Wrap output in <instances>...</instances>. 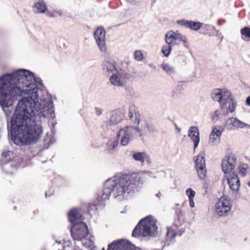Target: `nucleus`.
<instances>
[{"label":"nucleus","mask_w":250,"mask_h":250,"mask_svg":"<svg viewBox=\"0 0 250 250\" xmlns=\"http://www.w3.org/2000/svg\"><path fill=\"white\" fill-rule=\"evenodd\" d=\"M43 89L42 80L25 69L0 77V106L2 109L12 105L16 96L28 95L19 101L10 121L11 139L17 146L36 143L42 133L41 119L55 118L51 97L39 99V92Z\"/></svg>","instance_id":"f257e3e1"},{"label":"nucleus","mask_w":250,"mask_h":250,"mask_svg":"<svg viewBox=\"0 0 250 250\" xmlns=\"http://www.w3.org/2000/svg\"><path fill=\"white\" fill-rule=\"evenodd\" d=\"M142 184L140 174L136 173L109 178L104 183L102 193L97 196L98 203L89 204L88 210L89 211L96 210L101 206H104L103 202L111 195L118 201L125 199L139 191Z\"/></svg>","instance_id":"f03ea898"},{"label":"nucleus","mask_w":250,"mask_h":250,"mask_svg":"<svg viewBox=\"0 0 250 250\" xmlns=\"http://www.w3.org/2000/svg\"><path fill=\"white\" fill-rule=\"evenodd\" d=\"M157 230L155 219L149 215L139 221L134 229L132 232V236L135 237L140 236L144 237L154 236L157 233Z\"/></svg>","instance_id":"7ed1b4c3"},{"label":"nucleus","mask_w":250,"mask_h":250,"mask_svg":"<svg viewBox=\"0 0 250 250\" xmlns=\"http://www.w3.org/2000/svg\"><path fill=\"white\" fill-rule=\"evenodd\" d=\"M70 232L74 241H81L83 246L87 248L93 245V241L90 238H87L89 235V230L86 224L83 222L73 225Z\"/></svg>","instance_id":"20e7f679"},{"label":"nucleus","mask_w":250,"mask_h":250,"mask_svg":"<svg viewBox=\"0 0 250 250\" xmlns=\"http://www.w3.org/2000/svg\"><path fill=\"white\" fill-rule=\"evenodd\" d=\"M138 133L139 137L144 135L143 129L138 126H125L121 128L117 134V137H121L120 143L122 146H126L134 138L136 133Z\"/></svg>","instance_id":"39448f33"},{"label":"nucleus","mask_w":250,"mask_h":250,"mask_svg":"<svg viewBox=\"0 0 250 250\" xmlns=\"http://www.w3.org/2000/svg\"><path fill=\"white\" fill-rule=\"evenodd\" d=\"M21 160L18 157H14V153L7 151L1 154L0 166L2 170L7 174H12V169H16L20 166Z\"/></svg>","instance_id":"423d86ee"},{"label":"nucleus","mask_w":250,"mask_h":250,"mask_svg":"<svg viewBox=\"0 0 250 250\" xmlns=\"http://www.w3.org/2000/svg\"><path fill=\"white\" fill-rule=\"evenodd\" d=\"M185 232V227L179 220H175L172 225L167 227V231L163 247L173 244L177 236H181Z\"/></svg>","instance_id":"0eeeda50"},{"label":"nucleus","mask_w":250,"mask_h":250,"mask_svg":"<svg viewBox=\"0 0 250 250\" xmlns=\"http://www.w3.org/2000/svg\"><path fill=\"white\" fill-rule=\"evenodd\" d=\"M232 207L230 199L227 196H223L216 203L214 211L219 217L227 216Z\"/></svg>","instance_id":"6e6552de"},{"label":"nucleus","mask_w":250,"mask_h":250,"mask_svg":"<svg viewBox=\"0 0 250 250\" xmlns=\"http://www.w3.org/2000/svg\"><path fill=\"white\" fill-rule=\"evenodd\" d=\"M107 250H141L130 241L125 239H119L113 241L108 246Z\"/></svg>","instance_id":"1a4fd4ad"},{"label":"nucleus","mask_w":250,"mask_h":250,"mask_svg":"<svg viewBox=\"0 0 250 250\" xmlns=\"http://www.w3.org/2000/svg\"><path fill=\"white\" fill-rule=\"evenodd\" d=\"M124 115L119 109H115L110 112L109 119H106L102 124V127L107 129L109 126L116 125L120 123L123 119Z\"/></svg>","instance_id":"9d476101"},{"label":"nucleus","mask_w":250,"mask_h":250,"mask_svg":"<svg viewBox=\"0 0 250 250\" xmlns=\"http://www.w3.org/2000/svg\"><path fill=\"white\" fill-rule=\"evenodd\" d=\"M195 168L199 178L204 179L207 174L204 152H200L195 161Z\"/></svg>","instance_id":"9b49d317"},{"label":"nucleus","mask_w":250,"mask_h":250,"mask_svg":"<svg viewBox=\"0 0 250 250\" xmlns=\"http://www.w3.org/2000/svg\"><path fill=\"white\" fill-rule=\"evenodd\" d=\"M237 158L233 154L226 156L222 161V168L225 173L230 172L235 167Z\"/></svg>","instance_id":"f8f14e48"},{"label":"nucleus","mask_w":250,"mask_h":250,"mask_svg":"<svg viewBox=\"0 0 250 250\" xmlns=\"http://www.w3.org/2000/svg\"><path fill=\"white\" fill-rule=\"evenodd\" d=\"M96 43L99 49L102 52H105L106 47L105 46V31L103 27L97 28L94 33Z\"/></svg>","instance_id":"ddd939ff"},{"label":"nucleus","mask_w":250,"mask_h":250,"mask_svg":"<svg viewBox=\"0 0 250 250\" xmlns=\"http://www.w3.org/2000/svg\"><path fill=\"white\" fill-rule=\"evenodd\" d=\"M225 127L228 130H234L245 127L250 128V125L246 124L235 117H230L226 121Z\"/></svg>","instance_id":"4468645a"},{"label":"nucleus","mask_w":250,"mask_h":250,"mask_svg":"<svg viewBox=\"0 0 250 250\" xmlns=\"http://www.w3.org/2000/svg\"><path fill=\"white\" fill-rule=\"evenodd\" d=\"M68 218L72 226L80 222H83V220L82 215L79 212V209L77 208H74L69 210L68 212Z\"/></svg>","instance_id":"2eb2a0df"},{"label":"nucleus","mask_w":250,"mask_h":250,"mask_svg":"<svg viewBox=\"0 0 250 250\" xmlns=\"http://www.w3.org/2000/svg\"><path fill=\"white\" fill-rule=\"evenodd\" d=\"M227 181L231 190L235 191L238 190L240 186V180L236 173L233 172L230 174L228 177Z\"/></svg>","instance_id":"dca6fc26"},{"label":"nucleus","mask_w":250,"mask_h":250,"mask_svg":"<svg viewBox=\"0 0 250 250\" xmlns=\"http://www.w3.org/2000/svg\"><path fill=\"white\" fill-rule=\"evenodd\" d=\"M102 69L105 74L109 75L117 72L116 63L114 61H104L102 64Z\"/></svg>","instance_id":"f3484780"},{"label":"nucleus","mask_w":250,"mask_h":250,"mask_svg":"<svg viewBox=\"0 0 250 250\" xmlns=\"http://www.w3.org/2000/svg\"><path fill=\"white\" fill-rule=\"evenodd\" d=\"M188 136L193 142L194 148H196L200 142L199 131L198 128L195 126H191L188 129Z\"/></svg>","instance_id":"a211bd4d"},{"label":"nucleus","mask_w":250,"mask_h":250,"mask_svg":"<svg viewBox=\"0 0 250 250\" xmlns=\"http://www.w3.org/2000/svg\"><path fill=\"white\" fill-rule=\"evenodd\" d=\"M128 116L130 120L134 124L139 125L140 123V115L139 111L134 105L130 106Z\"/></svg>","instance_id":"6ab92c4d"},{"label":"nucleus","mask_w":250,"mask_h":250,"mask_svg":"<svg viewBox=\"0 0 250 250\" xmlns=\"http://www.w3.org/2000/svg\"><path fill=\"white\" fill-rule=\"evenodd\" d=\"M34 4L32 6L33 11L36 13H44L47 10V7L43 0H34Z\"/></svg>","instance_id":"aec40b11"},{"label":"nucleus","mask_w":250,"mask_h":250,"mask_svg":"<svg viewBox=\"0 0 250 250\" xmlns=\"http://www.w3.org/2000/svg\"><path fill=\"white\" fill-rule=\"evenodd\" d=\"M222 133V131L220 129H218L217 127L213 128L212 132L209 135V143L212 145L218 144L220 142Z\"/></svg>","instance_id":"412c9836"},{"label":"nucleus","mask_w":250,"mask_h":250,"mask_svg":"<svg viewBox=\"0 0 250 250\" xmlns=\"http://www.w3.org/2000/svg\"><path fill=\"white\" fill-rule=\"evenodd\" d=\"M181 38V35L177 34L173 31H169L165 35V42L167 43H169L172 45L174 42L179 41Z\"/></svg>","instance_id":"4be33fe9"},{"label":"nucleus","mask_w":250,"mask_h":250,"mask_svg":"<svg viewBox=\"0 0 250 250\" xmlns=\"http://www.w3.org/2000/svg\"><path fill=\"white\" fill-rule=\"evenodd\" d=\"M132 158L134 160L142 163H144L145 161L148 163L150 162L149 156L145 152H135L132 154Z\"/></svg>","instance_id":"5701e85b"},{"label":"nucleus","mask_w":250,"mask_h":250,"mask_svg":"<svg viewBox=\"0 0 250 250\" xmlns=\"http://www.w3.org/2000/svg\"><path fill=\"white\" fill-rule=\"evenodd\" d=\"M110 82L111 83L116 86L123 87L125 86V82L123 80H121L120 76L118 75L117 73L116 72L113 74L110 77Z\"/></svg>","instance_id":"b1692460"},{"label":"nucleus","mask_w":250,"mask_h":250,"mask_svg":"<svg viewBox=\"0 0 250 250\" xmlns=\"http://www.w3.org/2000/svg\"><path fill=\"white\" fill-rule=\"evenodd\" d=\"M223 89H214L211 92V96L212 99L215 102H218L220 104L221 108H222V93Z\"/></svg>","instance_id":"393cba45"},{"label":"nucleus","mask_w":250,"mask_h":250,"mask_svg":"<svg viewBox=\"0 0 250 250\" xmlns=\"http://www.w3.org/2000/svg\"><path fill=\"white\" fill-rule=\"evenodd\" d=\"M202 30H203V34L208 35L210 37L215 35V28L212 25L208 24H203Z\"/></svg>","instance_id":"a878e982"},{"label":"nucleus","mask_w":250,"mask_h":250,"mask_svg":"<svg viewBox=\"0 0 250 250\" xmlns=\"http://www.w3.org/2000/svg\"><path fill=\"white\" fill-rule=\"evenodd\" d=\"M230 99H233L231 92L229 90L224 89L222 93V108L224 104L229 102Z\"/></svg>","instance_id":"bb28decb"},{"label":"nucleus","mask_w":250,"mask_h":250,"mask_svg":"<svg viewBox=\"0 0 250 250\" xmlns=\"http://www.w3.org/2000/svg\"><path fill=\"white\" fill-rule=\"evenodd\" d=\"M186 193L188 197L190 207H194V198L195 196V192L191 188H188L186 190Z\"/></svg>","instance_id":"cd10ccee"},{"label":"nucleus","mask_w":250,"mask_h":250,"mask_svg":"<svg viewBox=\"0 0 250 250\" xmlns=\"http://www.w3.org/2000/svg\"><path fill=\"white\" fill-rule=\"evenodd\" d=\"M161 68L169 75L176 73L175 67L167 63H163L161 65Z\"/></svg>","instance_id":"c85d7f7f"},{"label":"nucleus","mask_w":250,"mask_h":250,"mask_svg":"<svg viewBox=\"0 0 250 250\" xmlns=\"http://www.w3.org/2000/svg\"><path fill=\"white\" fill-rule=\"evenodd\" d=\"M119 144L118 140H115L114 141L109 140L106 144V149L109 152H112L117 146Z\"/></svg>","instance_id":"c756f323"},{"label":"nucleus","mask_w":250,"mask_h":250,"mask_svg":"<svg viewBox=\"0 0 250 250\" xmlns=\"http://www.w3.org/2000/svg\"><path fill=\"white\" fill-rule=\"evenodd\" d=\"M117 73L121 80H123L125 83L126 80H129L132 78V75L124 70H117Z\"/></svg>","instance_id":"7c9ffc66"},{"label":"nucleus","mask_w":250,"mask_h":250,"mask_svg":"<svg viewBox=\"0 0 250 250\" xmlns=\"http://www.w3.org/2000/svg\"><path fill=\"white\" fill-rule=\"evenodd\" d=\"M203 23L199 21H190L189 28L194 31H198L202 28Z\"/></svg>","instance_id":"2f4dec72"},{"label":"nucleus","mask_w":250,"mask_h":250,"mask_svg":"<svg viewBox=\"0 0 250 250\" xmlns=\"http://www.w3.org/2000/svg\"><path fill=\"white\" fill-rule=\"evenodd\" d=\"M172 46V45L167 43L166 44L163 46L161 51L164 57H167L169 56Z\"/></svg>","instance_id":"473e14b6"},{"label":"nucleus","mask_w":250,"mask_h":250,"mask_svg":"<svg viewBox=\"0 0 250 250\" xmlns=\"http://www.w3.org/2000/svg\"><path fill=\"white\" fill-rule=\"evenodd\" d=\"M241 33L242 38L243 40L246 39H250V28L249 27H245L241 29Z\"/></svg>","instance_id":"72a5a7b5"},{"label":"nucleus","mask_w":250,"mask_h":250,"mask_svg":"<svg viewBox=\"0 0 250 250\" xmlns=\"http://www.w3.org/2000/svg\"><path fill=\"white\" fill-rule=\"evenodd\" d=\"M249 166L246 164H242L238 167L239 172L242 176L246 175L248 172Z\"/></svg>","instance_id":"f704fd0d"},{"label":"nucleus","mask_w":250,"mask_h":250,"mask_svg":"<svg viewBox=\"0 0 250 250\" xmlns=\"http://www.w3.org/2000/svg\"><path fill=\"white\" fill-rule=\"evenodd\" d=\"M229 106L228 107V111L231 113H233L236 109L237 106V103L234 99H230V101L228 103Z\"/></svg>","instance_id":"c9c22d12"},{"label":"nucleus","mask_w":250,"mask_h":250,"mask_svg":"<svg viewBox=\"0 0 250 250\" xmlns=\"http://www.w3.org/2000/svg\"><path fill=\"white\" fill-rule=\"evenodd\" d=\"M222 114L221 112L217 110L214 112V113L212 116V120L213 122L216 123L219 121L222 117Z\"/></svg>","instance_id":"e433bc0d"},{"label":"nucleus","mask_w":250,"mask_h":250,"mask_svg":"<svg viewBox=\"0 0 250 250\" xmlns=\"http://www.w3.org/2000/svg\"><path fill=\"white\" fill-rule=\"evenodd\" d=\"M134 59L138 61H141L143 59L142 52L140 50L135 51L134 54Z\"/></svg>","instance_id":"4c0bfd02"},{"label":"nucleus","mask_w":250,"mask_h":250,"mask_svg":"<svg viewBox=\"0 0 250 250\" xmlns=\"http://www.w3.org/2000/svg\"><path fill=\"white\" fill-rule=\"evenodd\" d=\"M190 21L188 20H178L177 21V23L183 27L189 28V25Z\"/></svg>","instance_id":"58836bf2"},{"label":"nucleus","mask_w":250,"mask_h":250,"mask_svg":"<svg viewBox=\"0 0 250 250\" xmlns=\"http://www.w3.org/2000/svg\"><path fill=\"white\" fill-rule=\"evenodd\" d=\"M146 125L147 130L149 132H153L155 131V128L153 125L149 123H146Z\"/></svg>","instance_id":"ea45409f"},{"label":"nucleus","mask_w":250,"mask_h":250,"mask_svg":"<svg viewBox=\"0 0 250 250\" xmlns=\"http://www.w3.org/2000/svg\"><path fill=\"white\" fill-rule=\"evenodd\" d=\"M179 41H181L183 42V45L185 47H186V48L188 47L189 44H188V43L187 42V39L185 37H184L181 35V38L179 39Z\"/></svg>","instance_id":"a19ab883"},{"label":"nucleus","mask_w":250,"mask_h":250,"mask_svg":"<svg viewBox=\"0 0 250 250\" xmlns=\"http://www.w3.org/2000/svg\"><path fill=\"white\" fill-rule=\"evenodd\" d=\"M95 111L96 115L98 116L101 115L103 113V109L99 107H96L95 108Z\"/></svg>","instance_id":"79ce46f5"},{"label":"nucleus","mask_w":250,"mask_h":250,"mask_svg":"<svg viewBox=\"0 0 250 250\" xmlns=\"http://www.w3.org/2000/svg\"><path fill=\"white\" fill-rule=\"evenodd\" d=\"M215 35L218 37L219 39H220V42H221L223 39V36L222 35L221 33L219 30H217L215 29Z\"/></svg>","instance_id":"37998d69"},{"label":"nucleus","mask_w":250,"mask_h":250,"mask_svg":"<svg viewBox=\"0 0 250 250\" xmlns=\"http://www.w3.org/2000/svg\"><path fill=\"white\" fill-rule=\"evenodd\" d=\"M126 2L131 5H135L136 4V0H125Z\"/></svg>","instance_id":"c03bdc74"},{"label":"nucleus","mask_w":250,"mask_h":250,"mask_svg":"<svg viewBox=\"0 0 250 250\" xmlns=\"http://www.w3.org/2000/svg\"><path fill=\"white\" fill-rule=\"evenodd\" d=\"M182 89V86L180 84H178L175 87L174 90L175 91H180Z\"/></svg>","instance_id":"a18cd8bd"},{"label":"nucleus","mask_w":250,"mask_h":250,"mask_svg":"<svg viewBox=\"0 0 250 250\" xmlns=\"http://www.w3.org/2000/svg\"><path fill=\"white\" fill-rule=\"evenodd\" d=\"M246 102L248 105L250 106V96L247 97Z\"/></svg>","instance_id":"49530a36"},{"label":"nucleus","mask_w":250,"mask_h":250,"mask_svg":"<svg viewBox=\"0 0 250 250\" xmlns=\"http://www.w3.org/2000/svg\"><path fill=\"white\" fill-rule=\"evenodd\" d=\"M175 129L176 130V131L178 132V133H180L181 132V129L177 125H175Z\"/></svg>","instance_id":"de8ad7c7"},{"label":"nucleus","mask_w":250,"mask_h":250,"mask_svg":"<svg viewBox=\"0 0 250 250\" xmlns=\"http://www.w3.org/2000/svg\"><path fill=\"white\" fill-rule=\"evenodd\" d=\"M221 21H222L223 22H225V20H218V21H217V24H218V25H222V22H221Z\"/></svg>","instance_id":"09e8293b"},{"label":"nucleus","mask_w":250,"mask_h":250,"mask_svg":"<svg viewBox=\"0 0 250 250\" xmlns=\"http://www.w3.org/2000/svg\"><path fill=\"white\" fill-rule=\"evenodd\" d=\"M155 196H156L157 198H159V199H160V197H161V192H159L158 193H157V194L155 195Z\"/></svg>","instance_id":"8fccbe9b"},{"label":"nucleus","mask_w":250,"mask_h":250,"mask_svg":"<svg viewBox=\"0 0 250 250\" xmlns=\"http://www.w3.org/2000/svg\"><path fill=\"white\" fill-rule=\"evenodd\" d=\"M173 93H175V90L173 91ZM175 95H176V93H173V96L174 97L175 96Z\"/></svg>","instance_id":"3c124183"},{"label":"nucleus","mask_w":250,"mask_h":250,"mask_svg":"<svg viewBox=\"0 0 250 250\" xmlns=\"http://www.w3.org/2000/svg\"><path fill=\"white\" fill-rule=\"evenodd\" d=\"M248 185L250 187V182L248 183Z\"/></svg>","instance_id":"603ef678"},{"label":"nucleus","mask_w":250,"mask_h":250,"mask_svg":"<svg viewBox=\"0 0 250 250\" xmlns=\"http://www.w3.org/2000/svg\"><path fill=\"white\" fill-rule=\"evenodd\" d=\"M56 242H57V243H59V244H61V241H56Z\"/></svg>","instance_id":"864d4df0"},{"label":"nucleus","mask_w":250,"mask_h":250,"mask_svg":"<svg viewBox=\"0 0 250 250\" xmlns=\"http://www.w3.org/2000/svg\"><path fill=\"white\" fill-rule=\"evenodd\" d=\"M16 208V207H14V209H15Z\"/></svg>","instance_id":"5fc2aeb1"},{"label":"nucleus","mask_w":250,"mask_h":250,"mask_svg":"<svg viewBox=\"0 0 250 250\" xmlns=\"http://www.w3.org/2000/svg\"><path fill=\"white\" fill-rule=\"evenodd\" d=\"M103 250H104V248L103 249Z\"/></svg>","instance_id":"6e6d98bb"}]
</instances>
